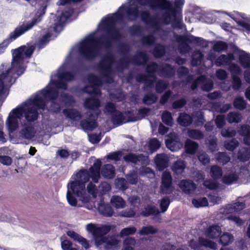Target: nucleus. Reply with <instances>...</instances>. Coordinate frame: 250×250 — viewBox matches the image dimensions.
Returning a JSON list of instances; mask_svg holds the SVG:
<instances>
[{
  "instance_id": "nucleus-1",
  "label": "nucleus",
  "mask_w": 250,
  "mask_h": 250,
  "mask_svg": "<svg viewBox=\"0 0 250 250\" xmlns=\"http://www.w3.org/2000/svg\"><path fill=\"white\" fill-rule=\"evenodd\" d=\"M123 18L122 12H116L112 16L108 15L102 21V29L105 34L97 39L94 35H90L82 41L78 46V51L83 58L92 60L98 55L99 49L97 44L109 48L112 46L113 42H118L122 38L119 29L115 26L117 20Z\"/></svg>"
},
{
  "instance_id": "nucleus-2",
  "label": "nucleus",
  "mask_w": 250,
  "mask_h": 250,
  "mask_svg": "<svg viewBox=\"0 0 250 250\" xmlns=\"http://www.w3.org/2000/svg\"><path fill=\"white\" fill-rule=\"evenodd\" d=\"M23 52L24 47L21 46L12 50L11 67L0 74V96L4 93L5 83L8 81L11 85L19 77L24 73L25 68L23 64L25 57Z\"/></svg>"
},
{
  "instance_id": "nucleus-3",
  "label": "nucleus",
  "mask_w": 250,
  "mask_h": 250,
  "mask_svg": "<svg viewBox=\"0 0 250 250\" xmlns=\"http://www.w3.org/2000/svg\"><path fill=\"white\" fill-rule=\"evenodd\" d=\"M46 9V6H43L37 11L35 16L30 21L19 25L15 28L13 32L10 33L8 38L0 43V55L5 52L6 49L12 41L31 29L34 25L40 22L45 13Z\"/></svg>"
},
{
  "instance_id": "nucleus-4",
  "label": "nucleus",
  "mask_w": 250,
  "mask_h": 250,
  "mask_svg": "<svg viewBox=\"0 0 250 250\" xmlns=\"http://www.w3.org/2000/svg\"><path fill=\"white\" fill-rule=\"evenodd\" d=\"M86 229L88 231L92 233L95 245L97 247L105 243V249L108 250L117 245L119 242L115 236L107 237L105 236L110 232L111 229L109 225H104L98 227L90 223L87 225Z\"/></svg>"
},
{
  "instance_id": "nucleus-5",
  "label": "nucleus",
  "mask_w": 250,
  "mask_h": 250,
  "mask_svg": "<svg viewBox=\"0 0 250 250\" xmlns=\"http://www.w3.org/2000/svg\"><path fill=\"white\" fill-rule=\"evenodd\" d=\"M125 7H127L126 9V14L129 21H134L140 15L142 21L146 25H148L155 29H158L159 24L157 19L152 16L148 10L140 12L139 10V7L137 5H129L127 7L122 5L119 7V9L123 11L125 9Z\"/></svg>"
},
{
  "instance_id": "nucleus-6",
  "label": "nucleus",
  "mask_w": 250,
  "mask_h": 250,
  "mask_svg": "<svg viewBox=\"0 0 250 250\" xmlns=\"http://www.w3.org/2000/svg\"><path fill=\"white\" fill-rule=\"evenodd\" d=\"M72 179L67 184L68 190L78 197H82L85 190V184L89 180V175L87 169H82L72 175Z\"/></svg>"
},
{
  "instance_id": "nucleus-7",
  "label": "nucleus",
  "mask_w": 250,
  "mask_h": 250,
  "mask_svg": "<svg viewBox=\"0 0 250 250\" xmlns=\"http://www.w3.org/2000/svg\"><path fill=\"white\" fill-rule=\"evenodd\" d=\"M115 60L114 56L110 52L107 53L103 57L99 62L98 67L102 76L107 83H112L114 82V78L111 75L112 71V65Z\"/></svg>"
},
{
  "instance_id": "nucleus-8",
  "label": "nucleus",
  "mask_w": 250,
  "mask_h": 250,
  "mask_svg": "<svg viewBox=\"0 0 250 250\" xmlns=\"http://www.w3.org/2000/svg\"><path fill=\"white\" fill-rule=\"evenodd\" d=\"M177 41L179 42L178 49L181 54H187L190 50L191 48L188 43L197 44L204 47L207 46V42L205 40L201 37H195L192 35L189 36L179 35L177 38Z\"/></svg>"
},
{
  "instance_id": "nucleus-9",
  "label": "nucleus",
  "mask_w": 250,
  "mask_h": 250,
  "mask_svg": "<svg viewBox=\"0 0 250 250\" xmlns=\"http://www.w3.org/2000/svg\"><path fill=\"white\" fill-rule=\"evenodd\" d=\"M148 61L147 53L145 51H139L132 57L125 56L120 59L117 67L118 69H124L127 68L130 63L137 66L145 65Z\"/></svg>"
},
{
  "instance_id": "nucleus-10",
  "label": "nucleus",
  "mask_w": 250,
  "mask_h": 250,
  "mask_svg": "<svg viewBox=\"0 0 250 250\" xmlns=\"http://www.w3.org/2000/svg\"><path fill=\"white\" fill-rule=\"evenodd\" d=\"M174 189L172 186V177L170 172L164 171L162 175L160 192L163 194H169Z\"/></svg>"
},
{
  "instance_id": "nucleus-11",
  "label": "nucleus",
  "mask_w": 250,
  "mask_h": 250,
  "mask_svg": "<svg viewBox=\"0 0 250 250\" xmlns=\"http://www.w3.org/2000/svg\"><path fill=\"white\" fill-rule=\"evenodd\" d=\"M87 80L90 85L85 86L83 88V91L90 95L96 93L97 87L103 84L101 79L93 74H90L88 76Z\"/></svg>"
},
{
  "instance_id": "nucleus-12",
  "label": "nucleus",
  "mask_w": 250,
  "mask_h": 250,
  "mask_svg": "<svg viewBox=\"0 0 250 250\" xmlns=\"http://www.w3.org/2000/svg\"><path fill=\"white\" fill-rule=\"evenodd\" d=\"M164 5H160V9L169 11L173 17H175L177 14L180 13L182 8L184 5V0H175L174 3V7L172 3L167 0H165Z\"/></svg>"
},
{
  "instance_id": "nucleus-13",
  "label": "nucleus",
  "mask_w": 250,
  "mask_h": 250,
  "mask_svg": "<svg viewBox=\"0 0 250 250\" xmlns=\"http://www.w3.org/2000/svg\"><path fill=\"white\" fill-rule=\"evenodd\" d=\"M98 112L95 116L93 113H90L88 114L87 119H83L80 121V125L84 130L92 131L98 126V123L96 121V118L99 115Z\"/></svg>"
},
{
  "instance_id": "nucleus-14",
  "label": "nucleus",
  "mask_w": 250,
  "mask_h": 250,
  "mask_svg": "<svg viewBox=\"0 0 250 250\" xmlns=\"http://www.w3.org/2000/svg\"><path fill=\"white\" fill-rule=\"evenodd\" d=\"M39 116V113L37 108L34 106H30L27 104H25L23 116L27 123H33L37 121Z\"/></svg>"
},
{
  "instance_id": "nucleus-15",
  "label": "nucleus",
  "mask_w": 250,
  "mask_h": 250,
  "mask_svg": "<svg viewBox=\"0 0 250 250\" xmlns=\"http://www.w3.org/2000/svg\"><path fill=\"white\" fill-rule=\"evenodd\" d=\"M102 162L100 160H96L92 166L90 167L87 172L89 175V179L92 178L93 182L97 183L100 178V169L102 166Z\"/></svg>"
},
{
  "instance_id": "nucleus-16",
  "label": "nucleus",
  "mask_w": 250,
  "mask_h": 250,
  "mask_svg": "<svg viewBox=\"0 0 250 250\" xmlns=\"http://www.w3.org/2000/svg\"><path fill=\"white\" fill-rule=\"evenodd\" d=\"M167 147L172 151H178L183 146L179 137L175 134L171 135L166 141Z\"/></svg>"
},
{
  "instance_id": "nucleus-17",
  "label": "nucleus",
  "mask_w": 250,
  "mask_h": 250,
  "mask_svg": "<svg viewBox=\"0 0 250 250\" xmlns=\"http://www.w3.org/2000/svg\"><path fill=\"white\" fill-rule=\"evenodd\" d=\"M178 186L182 191L187 194L192 193L197 188V185L190 179L181 180Z\"/></svg>"
},
{
  "instance_id": "nucleus-18",
  "label": "nucleus",
  "mask_w": 250,
  "mask_h": 250,
  "mask_svg": "<svg viewBox=\"0 0 250 250\" xmlns=\"http://www.w3.org/2000/svg\"><path fill=\"white\" fill-rule=\"evenodd\" d=\"M26 104L30 106H34L38 110H44L46 105L44 97L41 93V91L38 93L33 99H29Z\"/></svg>"
},
{
  "instance_id": "nucleus-19",
  "label": "nucleus",
  "mask_w": 250,
  "mask_h": 250,
  "mask_svg": "<svg viewBox=\"0 0 250 250\" xmlns=\"http://www.w3.org/2000/svg\"><path fill=\"white\" fill-rule=\"evenodd\" d=\"M123 159L126 163L137 165L139 163L144 164L146 161V157L143 154H136L130 152L125 155Z\"/></svg>"
},
{
  "instance_id": "nucleus-20",
  "label": "nucleus",
  "mask_w": 250,
  "mask_h": 250,
  "mask_svg": "<svg viewBox=\"0 0 250 250\" xmlns=\"http://www.w3.org/2000/svg\"><path fill=\"white\" fill-rule=\"evenodd\" d=\"M154 161L156 167L160 171L164 170L168 166L169 158L165 153L157 154Z\"/></svg>"
},
{
  "instance_id": "nucleus-21",
  "label": "nucleus",
  "mask_w": 250,
  "mask_h": 250,
  "mask_svg": "<svg viewBox=\"0 0 250 250\" xmlns=\"http://www.w3.org/2000/svg\"><path fill=\"white\" fill-rule=\"evenodd\" d=\"M159 75L165 78H171L175 76V69L171 64L165 63L160 66Z\"/></svg>"
},
{
  "instance_id": "nucleus-22",
  "label": "nucleus",
  "mask_w": 250,
  "mask_h": 250,
  "mask_svg": "<svg viewBox=\"0 0 250 250\" xmlns=\"http://www.w3.org/2000/svg\"><path fill=\"white\" fill-rule=\"evenodd\" d=\"M98 209L100 214L104 217H111L114 213V209L111 205L109 204L105 203L103 201H101L99 204Z\"/></svg>"
},
{
  "instance_id": "nucleus-23",
  "label": "nucleus",
  "mask_w": 250,
  "mask_h": 250,
  "mask_svg": "<svg viewBox=\"0 0 250 250\" xmlns=\"http://www.w3.org/2000/svg\"><path fill=\"white\" fill-rule=\"evenodd\" d=\"M222 230L217 225L209 226L205 231V235L208 238L215 239L220 236Z\"/></svg>"
},
{
  "instance_id": "nucleus-24",
  "label": "nucleus",
  "mask_w": 250,
  "mask_h": 250,
  "mask_svg": "<svg viewBox=\"0 0 250 250\" xmlns=\"http://www.w3.org/2000/svg\"><path fill=\"white\" fill-rule=\"evenodd\" d=\"M235 60V56L232 53H229L227 55H220L215 61V64L217 66L223 65H229L230 62Z\"/></svg>"
},
{
  "instance_id": "nucleus-25",
  "label": "nucleus",
  "mask_w": 250,
  "mask_h": 250,
  "mask_svg": "<svg viewBox=\"0 0 250 250\" xmlns=\"http://www.w3.org/2000/svg\"><path fill=\"white\" fill-rule=\"evenodd\" d=\"M100 106L101 102L97 98H87L84 101V106L85 108L92 111L98 110Z\"/></svg>"
},
{
  "instance_id": "nucleus-26",
  "label": "nucleus",
  "mask_w": 250,
  "mask_h": 250,
  "mask_svg": "<svg viewBox=\"0 0 250 250\" xmlns=\"http://www.w3.org/2000/svg\"><path fill=\"white\" fill-rule=\"evenodd\" d=\"M62 113L67 118L73 121H79L83 117V115L77 109L75 108H65Z\"/></svg>"
},
{
  "instance_id": "nucleus-27",
  "label": "nucleus",
  "mask_w": 250,
  "mask_h": 250,
  "mask_svg": "<svg viewBox=\"0 0 250 250\" xmlns=\"http://www.w3.org/2000/svg\"><path fill=\"white\" fill-rule=\"evenodd\" d=\"M40 91L44 98H47L50 101H56L59 95V93L58 90L52 87H49L46 89H43Z\"/></svg>"
},
{
  "instance_id": "nucleus-28",
  "label": "nucleus",
  "mask_w": 250,
  "mask_h": 250,
  "mask_svg": "<svg viewBox=\"0 0 250 250\" xmlns=\"http://www.w3.org/2000/svg\"><path fill=\"white\" fill-rule=\"evenodd\" d=\"M70 16L71 14L69 11H66L65 12H63L60 16L57 17L58 21L54 23V26L53 27L54 31L55 32H58L59 31V28H61V30H62V27L63 24Z\"/></svg>"
},
{
  "instance_id": "nucleus-29",
  "label": "nucleus",
  "mask_w": 250,
  "mask_h": 250,
  "mask_svg": "<svg viewBox=\"0 0 250 250\" xmlns=\"http://www.w3.org/2000/svg\"><path fill=\"white\" fill-rule=\"evenodd\" d=\"M238 60L240 65L244 69L250 68V54L241 50L238 55Z\"/></svg>"
},
{
  "instance_id": "nucleus-30",
  "label": "nucleus",
  "mask_w": 250,
  "mask_h": 250,
  "mask_svg": "<svg viewBox=\"0 0 250 250\" xmlns=\"http://www.w3.org/2000/svg\"><path fill=\"white\" fill-rule=\"evenodd\" d=\"M102 175L107 179H112L115 176V167L111 164H105L101 169Z\"/></svg>"
},
{
  "instance_id": "nucleus-31",
  "label": "nucleus",
  "mask_w": 250,
  "mask_h": 250,
  "mask_svg": "<svg viewBox=\"0 0 250 250\" xmlns=\"http://www.w3.org/2000/svg\"><path fill=\"white\" fill-rule=\"evenodd\" d=\"M67 235L73 239L74 240L80 243L85 249H88L90 247L89 243L87 240L75 231H68L67 232Z\"/></svg>"
},
{
  "instance_id": "nucleus-32",
  "label": "nucleus",
  "mask_w": 250,
  "mask_h": 250,
  "mask_svg": "<svg viewBox=\"0 0 250 250\" xmlns=\"http://www.w3.org/2000/svg\"><path fill=\"white\" fill-rule=\"evenodd\" d=\"M142 6L148 5L152 9L160 8V5H164L165 0H136Z\"/></svg>"
},
{
  "instance_id": "nucleus-33",
  "label": "nucleus",
  "mask_w": 250,
  "mask_h": 250,
  "mask_svg": "<svg viewBox=\"0 0 250 250\" xmlns=\"http://www.w3.org/2000/svg\"><path fill=\"white\" fill-rule=\"evenodd\" d=\"M20 136L26 139H31L34 137V127L32 125H25L20 132Z\"/></svg>"
},
{
  "instance_id": "nucleus-34",
  "label": "nucleus",
  "mask_w": 250,
  "mask_h": 250,
  "mask_svg": "<svg viewBox=\"0 0 250 250\" xmlns=\"http://www.w3.org/2000/svg\"><path fill=\"white\" fill-rule=\"evenodd\" d=\"M192 122V117L185 112L181 113L178 118V122L179 125L184 127L189 126Z\"/></svg>"
},
{
  "instance_id": "nucleus-35",
  "label": "nucleus",
  "mask_w": 250,
  "mask_h": 250,
  "mask_svg": "<svg viewBox=\"0 0 250 250\" xmlns=\"http://www.w3.org/2000/svg\"><path fill=\"white\" fill-rule=\"evenodd\" d=\"M186 167L185 162L183 160H178L173 163L171 169L175 174L180 175L184 172Z\"/></svg>"
},
{
  "instance_id": "nucleus-36",
  "label": "nucleus",
  "mask_w": 250,
  "mask_h": 250,
  "mask_svg": "<svg viewBox=\"0 0 250 250\" xmlns=\"http://www.w3.org/2000/svg\"><path fill=\"white\" fill-rule=\"evenodd\" d=\"M60 101L66 106H72L76 103L73 96L67 93L62 92L60 96Z\"/></svg>"
},
{
  "instance_id": "nucleus-37",
  "label": "nucleus",
  "mask_w": 250,
  "mask_h": 250,
  "mask_svg": "<svg viewBox=\"0 0 250 250\" xmlns=\"http://www.w3.org/2000/svg\"><path fill=\"white\" fill-rule=\"evenodd\" d=\"M111 121L115 125H122L125 123V117L124 113L117 110L116 112L111 115Z\"/></svg>"
},
{
  "instance_id": "nucleus-38",
  "label": "nucleus",
  "mask_w": 250,
  "mask_h": 250,
  "mask_svg": "<svg viewBox=\"0 0 250 250\" xmlns=\"http://www.w3.org/2000/svg\"><path fill=\"white\" fill-rule=\"evenodd\" d=\"M209 174L214 180H218L223 177L222 168L217 165L211 166L210 168Z\"/></svg>"
},
{
  "instance_id": "nucleus-39",
  "label": "nucleus",
  "mask_w": 250,
  "mask_h": 250,
  "mask_svg": "<svg viewBox=\"0 0 250 250\" xmlns=\"http://www.w3.org/2000/svg\"><path fill=\"white\" fill-rule=\"evenodd\" d=\"M198 146L197 143L188 139L185 142L186 152L189 154H194L198 148Z\"/></svg>"
},
{
  "instance_id": "nucleus-40",
  "label": "nucleus",
  "mask_w": 250,
  "mask_h": 250,
  "mask_svg": "<svg viewBox=\"0 0 250 250\" xmlns=\"http://www.w3.org/2000/svg\"><path fill=\"white\" fill-rule=\"evenodd\" d=\"M159 67L160 66L157 62H152L147 65L146 70V72L148 74L149 77L155 79L156 77L154 74L156 72H159Z\"/></svg>"
},
{
  "instance_id": "nucleus-41",
  "label": "nucleus",
  "mask_w": 250,
  "mask_h": 250,
  "mask_svg": "<svg viewBox=\"0 0 250 250\" xmlns=\"http://www.w3.org/2000/svg\"><path fill=\"white\" fill-rule=\"evenodd\" d=\"M238 179V175L236 173L233 172L223 176L222 181L224 184L227 185H231L234 182L237 181Z\"/></svg>"
},
{
  "instance_id": "nucleus-42",
  "label": "nucleus",
  "mask_w": 250,
  "mask_h": 250,
  "mask_svg": "<svg viewBox=\"0 0 250 250\" xmlns=\"http://www.w3.org/2000/svg\"><path fill=\"white\" fill-rule=\"evenodd\" d=\"M6 125L10 132L15 131L18 127V120L9 114L6 121Z\"/></svg>"
},
{
  "instance_id": "nucleus-43",
  "label": "nucleus",
  "mask_w": 250,
  "mask_h": 250,
  "mask_svg": "<svg viewBox=\"0 0 250 250\" xmlns=\"http://www.w3.org/2000/svg\"><path fill=\"white\" fill-rule=\"evenodd\" d=\"M160 213L158 209L154 206L147 205L144 208V210L142 211L141 214L145 217H148L151 215H156Z\"/></svg>"
},
{
  "instance_id": "nucleus-44",
  "label": "nucleus",
  "mask_w": 250,
  "mask_h": 250,
  "mask_svg": "<svg viewBox=\"0 0 250 250\" xmlns=\"http://www.w3.org/2000/svg\"><path fill=\"white\" fill-rule=\"evenodd\" d=\"M125 178L127 182L130 185H136L138 182V175L137 170H130L129 172L125 175Z\"/></svg>"
},
{
  "instance_id": "nucleus-45",
  "label": "nucleus",
  "mask_w": 250,
  "mask_h": 250,
  "mask_svg": "<svg viewBox=\"0 0 250 250\" xmlns=\"http://www.w3.org/2000/svg\"><path fill=\"white\" fill-rule=\"evenodd\" d=\"M234 240L232 234L229 232H224L220 236L219 242L223 246H228L231 244Z\"/></svg>"
},
{
  "instance_id": "nucleus-46",
  "label": "nucleus",
  "mask_w": 250,
  "mask_h": 250,
  "mask_svg": "<svg viewBox=\"0 0 250 250\" xmlns=\"http://www.w3.org/2000/svg\"><path fill=\"white\" fill-rule=\"evenodd\" d=\"M110 202L112 206L116 208H122L125 206V202L121 197L118 196H112Z\"/></svg>"
},
{
  "instance_id": "nucleus-47",
  "label": "nucleus",
  "mask_w": 250,
  "mask_h": 250,
  "mask_svg": "<svg viewBox=\"0 0 250 250\" xmlns=\"http://www.w3.org/2000/svg\"><path fill=\"white\" fill-rule=\"evenodd\" d=\"M187 135L189 138L198 140L203 139L204 137V135L201 131L195 129H188Z\"/></svg>"
},
{
  "instance_id": "nucleus-48",
  "label": "nucleus",
  "mask_w": 250,
  "mask_h": 250,
  "mask_svg": "<svg viewBox=\"0 0 250 250\" xmlns=\"http://www.w3.org/2000/svg\"><path fill=\"white\" fill-rule=\"evenodd\" d=\"M166 53V48L164 45L161 44H157L154 48L152 54L155 58H161Z\"/></svg>"
},
{
  "instance_id": "nucleus-49",
  "label": "nucleus",
  "mask_w": 250,
  "mask_h": 250,
  "mask_svg": "<svg viewBox=\"0 0 250 250\" xmlns=\"http://www.w3.org/2000/svg\"><path fill=\"white\" fill-rule=\"evenodd\" d=\"M233 104L235 108L243 110L246 107L247 102L242 97H237L234 99Z\"/></svg>"
},
{
  "instance_id": "nucleus-50",
  "label": "nucleus",
  "mask_w": 250,
  "mask_h": 250,
  "mask_svg": "<svg viewBox=\"0 0 250 250\" xmlns=\"http://www.w3.org/2000/svg\"><path fill=\"white\" fill-rule=\"evenodd\" d=\"M228 44L222 41H216L213 45V50L216 52H225L228 49Z\"/></svg>"
},
{
  "instance_id": "nucleus-51",
  "label": "nucleus",
  "mask_w": 250,
  "mask_h": 250,
  "mask_svg": "<svg viewBox=\"0 0 250 250\" xmlns=\"http://www.w3.org/2000/svg\"><path fill=\"white\" fill-rule=\"evenodd\" d=\"M158 97L154 93L145 94L143 98V102L145 104L151 105L154 104L157 100Z\"/></svg>"
},
{
  "instance_id": "nucleus-52",
  "label": "nucleus",
  "mask_w": 250,
  "mask_h": 250,
  "mask_svg": "<svg viewBox=\"0 0 250 250\" xmlns=\"http://www.w3.org/2000/svg\"><path fill=\"white\" fill-rule=\"evenodd\" d=\"M216 161L223 165L227 164L230 160V157L225 152H218L215 155Z\"/></svg>"
},
{
  "instance_id": "nucleus-53",
  "label": "nucleus",
  "mask_w": 250,
  "mask_h": 250,
  "mask_svg": "<svg viewBox=\"0 0 250 250\" xmlns=\"http://www.w3.org/2000/svg\"><path fill=\"white\" fill-rule=\"evenodd\" d=\"M241 114L235 112H230L227 115V120L229 123H238L242 120Z\"/></svg>"
},
{
  "instance_id": "nucleus-54",
  "label": "nucleus",
  "mask_w": 250,
  "mask_h": 250,
  "mask_svg": "<svg viewBox=\"0 0 250 250\" xmlns=\"http://www.w3.org/2000/svg\"><path fill=\"white\" fill-rule=\"evenodd\" d=\"M199 241L202 246H204L206 248H209L214 250L217 249V244L210 240L203 237H199Z\"/></svg>"
},
{
  "instance_id": "nucleus-55",
  "label": "nucleus",
  "mask_w": 250,
  "mask_h": 250,
  "mask_svg": "<svg viewBox=\"0 0 250 250\" xmlns=\"http://www.w3.org/2000/svg\"><path fill=\"white\" fill-rule=\"evenodd\" d=\"M238 158L240 161L245 162L250 158V149L244 148L238 152Z\"/></svg>"
},
{
  "instance_id": "nucleus-56",
  "label": "nucleus",
  "mask_w": 250,
  "mask_h": 250,
  "mask_svg": "<svg viewBox=\"0 0 250 250\" xmlns=\"http://www.w3.org/2000/svg\"><path fill=\"white\" fill-rule=\"evenodd\" d=\"M58 78L60 80H64L66 82H71L74 80L75 76L72 72L69 71H63L58 73Z\"/></svg>"
},
{
  "instance_id": "nucleus-57",
  "label": "nucleus",
  "mask_w": 250,
  "mask_h": 250,
  "mask_svg": "<svg viewBox=\"0 0 250 250\" xmlns=\"http://www.w3.org/2000/svg\"><path fill=\"white\" fill-rule=\"evenodd\" d=\"M168 85L167 82L159 80L155 84V91L157 93H162L168 87Z\"/></svg>"
},
{
  "instance_id": "nucleus-58",
  "label": "nucleus",
  "mask_w": 250,
  "mask_h": 250,
  "mask_svg": "<svg viewBox=\"0 0 250 250\" xmlns=\"http://www.w3.org/2000/svg\"><path fill=\"white\" fill-rule=\"evenodd\" d=\"M162 121L166 125L171 126L173 124V118L169 111L165 110L162 114Z\"/></svg>"
},
{
  "instance_id": "nucleus-59",
  "label": "nucleus",
  "mask_w": 250,
  "mask_h": 250,
  "mask_svg": "<svg viewBox=\"0 0 250 250\" xmlns=\"http://www.w3.org/2000/svg\"><path fill=\"white\" fill-rule=\"evenodd\" d=\"M158 232V229L154 228L152 226H148L143 227L139 231V233L140 235H146L148 234H154Z\"/></svg>"
},
{
  "instance_id": "nucleus-60",
  "label": "nucleus",
  "mask_w": 250,
  "mask_h": 250,
  "mask_svg": "<svg viewBox=\"0 0 250 250\" xmlns=\"http://www.w3.org/2000/svg\"><path fill=\"white\" fill-rule=\"evenodd\" d=\"M143 31V28L139 25L134 24L128 28V31L132 36H140Z\"/></svg>"
},
{
  "instance_id": "nucleus-61",
  "label": "nucleus",
  "mask_w": 250,
  "mask_h": 250,
  "mask_svg": "<svg viewBox=\"0 0 250 250\" xmlns=\"http://www.w3.org/2000/svg\"><path fill=\"white\" fill-rule=\"evenodd\" d=\"M192 203L196 208L206 207L208 205V201L206 197H202L198 199L194 198L192 200Z\"/></svg>"
},
{
  "instance_id": "nucleus-62",
  "label": "nucleus",
  "mask_w": 250,
  "mask_h": 250,
  "mask_svg": "<svg viewBox=\"0 0 250 250\" xmlns=\"http://www.w3.org/2000/svg\"><path fill=\"white\" fill-rule=\"evenodd\" d=\"M156 38L152 34L144 36L141 39L142 44L145 45H152L154 44Z\"/></svg>"
},
{
  "instance_id": "nucleus-63",
  "label": "nucleus",
  "mask_w": 250,
  "mask_h": 250,
  "mask_svg": "<svg viewBox=\"0 0 250 250\" xmlns=\"http://www.w3.org/2000/svg\"><path fill=\"white\" fill-rule=\"evenodd\" d=\"M203 57V55L199 51L195 52L192 56L191 64L193 66L199 65L201 62Z\"/></svg>"
},
{
  "instance_id": "nucleus-64",
  "label": "nucleus",
  "mask_w": 250,
  "mask_h": 250,
  "mask_svg": "<svg viewBox=\"0 0 250 250\" xmlns=\"http://www.w3.org/2000/svg\"><path fill=\"white\" fill-rule=\"evenodd\" d=\"M24 107V105L13 109L10 113H11V116H13L18 120L21 119L23 116Z\"/></svg>"
}]
</instances>
